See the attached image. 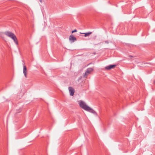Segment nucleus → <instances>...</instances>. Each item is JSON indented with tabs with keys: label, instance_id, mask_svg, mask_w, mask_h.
I'll use <instances>...</instances> for the list:
<instances>
[{
	"label": "nucleus",
	"instance_id": "nucleus-2",
	"mask_svg": "<svg viewBox=\"0 0 155 155\" xmlns=\"http://www.w3.org/2000/svg\"><path fill=\"white\" fill-rule=\"evenodd\" d=\"M4 34L8 37H10L14 41L15 44L18 45V42L17 38L15 35L11 32L6 31L4 33Z\"/></svg>",
	"mask_w": 155,
	"mask_h": 155
},
{
	"label": "nucleus",
	"instance_id": "nucleus-10",
	"mask_svg": "<svg viewBox=\"0 0 155 155\" xmlns=\"http://www.w3.org/2000/svg\"><path fill=\"white\" fill-rule=\"evenodd\" d=\"M105 42L106 43H107V44H108V41H105Z\"/></svg>",
	"mask_w": 155,
	"mask_h": 155
},
{
	"label": "nucleus",
	"instance_id": "nucleus-1",
	"mask_svg": "<svg viewBox=\"0 0 155 155\" xmlns=\"http://www.w3.org/2000/svg\"><path fill=\"white\" fill-rule=\"evenodd\" d=\"M80 107L86 111L92 113L94 115H97V113L92 109L88 106L86 103L82 101H80L79 103Z\"/></svg>",
	"mask_w": 155,
	"mask_h": 155
},
{
	"label": "nucleus",
	"instance_id": "nucleus-6",
	"mask_svg": "<svg viewBox=\"0 0 155 155\" xmlns=\"http://www.w3.org/2000/svg\"><path fill=\"white\" fill-rule=\"evenodd\" d=\"M68 89L70 95L72 96H73L74 92V88L71 87H69Z\"/></svg>",
	"mask_w": 155,
	"mask_h": 155
},
{
	"label": "nucleus",
	"instance_id": "nucleus-4",
	"mask_svg": "<svg viewBox=\"0 0 155 155\" xmlns=\"http://www.w3.org/2000/svg\"><path fill=\"white\" fill-rule=\"evenodd\" d=\"M69 40L71 43H73L76 41V38L74 37L73 35H71L69 37Z\"/></svg>",
	"mask_w": 155,
	"mask_h": 155
},
{
	"label": "nucleus",
	"instance_id": "nucleus-11",
	"mask_svg": "<svg viewBox=\"0 0 155 155\" xmlns=\"http://www.w3.org/2000/svg\"><path fill=\"white\" fill-rule=\"evenodd\" d=\"M39 1L40 2H41V3H42V0H39Z\"/></svg>",
	"mask_w": 155,
	"mask_h": 155
},
{
	"label": "nucleus",
	"instance_id": "nucleus-9",
	"mask_svg": "<svg viewBox=\"0 0 155 155\" xmlns=\"http://www.w3.org/2000/svg\"><path fill=\"white\" fill-rule=\"evenodd\" d=\"M77 31V30L76 29H75L74 30H73L72 31V33H73L75 32H76Z\"/></svg>",
	"mask_w": 155,
	"mask_h": 155
},
{
	"label": "nucleus",
	"instance_id": "nucleus-7",
	"mask_svg": "<svg viewBox=\"0 0 155 155\" xmlns=\"http://www.w3.org/2000/svg\"><path fill=\"white\" fill-rule=\"evenodd\" d=\"M116 66L115 65H110L108 66H107L105 67L106 69L107 70H109L113 68Z\"/></svg>",
	"mask_w": 155,
	"mask_h": 155
},
{
	"label": "nucleus",
	"instance_id": "nucleus-3",
	"mask_svg": "<svg viewBox=\"0 0 155 155\" xmlns=\"http://www.w3.org/2000/svg\"><path fill=\"white\" fill-rule=\"evenodd\" d=\"M93 69L92 68H88L84 74V77L85 78H86L88 75L91 73L93 71Z\"/></svg>",
	"mask_w": 155,
	"mask_h": 155
},
{
	"label": "nucleus",
	"instance_id": "nucleus-5",
	"mask_svg": "<svg viewBox=\"0 0 155 155\" xmlns=\"http://www.w3.org/2000/svg\"><path fill=\"white\" fill-rule=\"evenodd\" d=\"M23 64V73L25 77L26 78L27 77V68L25 65L24 63Z\"/></svg>",
	"mask_w": 155,
	"mask_h": 155
},
{
	"label": "nucleus",
	"instance_id": "nucleus-12",
	"mask_svg": "<svg viewBox=\"0 0 155 155\" xmlns=\"http://www.w3.org/2000/svg\"><path fill=\"white\" fill-rule=\"evenodd\" d=\"M155 83V81H154V83Z\"/></svg>",
	"mask_w": 155,
	"mask_h": 155
},
{
	"label": "nucleus",
	"instance_id": "nucleus-8",
	"mask_svg": "<svg viewBox=\"0 0 155 155\" xmlns=\"http://www.w3.org/2000/svg\"><path fill=\"white\" fill-rule=\"evenodd\" d=\"M92 33V32H87L85 33H84L85 34L84 36L87 37L89 36L90 34Z\"/></svg>",
	"mask_w": 155,
	"mask_h": 155
}]
</instances>
